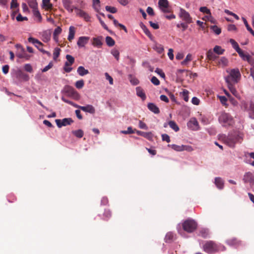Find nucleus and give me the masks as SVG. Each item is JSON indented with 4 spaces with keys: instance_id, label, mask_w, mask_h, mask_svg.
Returning a JSON list of instances; mask_svg holds the SVG:
<instances>
[{
    "instance_id": "nucleus-34",
    "label": "nucleus",
    "mask_w": 254,
    "mask_h": 254,
    "mask_svg": "<svg viewBox=\"0 0 254 254\" xmlns=\"http://www.w3.org/2000/svg\"><path fill=\"white\" fill-rule=\"evenodd\" d=\"M71 132L75 137L78 138H82L84 135V131L81 129L72 130Z\"/></svg>"
},
{
    "instance_id": "nucleus-24",
    "label": "nucleus",
    "mask_w": 254,
    "mask_h": 254,
    "mask_svg": "<svg viewBox=\"0 0 254 254\" xmlns=\"http://www.w3.org/2000/svg\"><path fill=\"white\" fill-rule=\"evenodd\" d=\"M215 184L219 190H222L224 188V181L220 177L215 178Z\"/></svg>"
},
{
    "instance_id": "nucleus-15",
    "label": "nucleus",
    "mask_w": 254,
    "mask_h": 254,
    "mask_svg": "<svg viewBox=\"0 0 254 254\" xmlns=\"http://www.w3.org/2000/svg\"><path fill=\"white\" fill-rule=\"evenodd\" d=\"M90 37L88 36L79 37L77 42V45L79 48H82L88 43Z\"/></svg>"
},
{
    "instance_id": "nucleus-12",
    "label": "nucleus",
    "mask_w": 254,
    "mask_h": 254,
    "mask_svg": "<svg viewBox=\"0 0 254 254\" xmlns=\"http://www.w3.org/2000/svg\"><path fill=\"white\" fill-rule=\"evenodd\" d=\"M62 2L64 8L69 13H72L73 9H78L77 7L72 5V2L71 0H62Z\"/></svg>"
},
{
    "instance_id": "nucleus-5",
    "label": "nucleus",
    "mask_w": 254,
    "mask_h": 254,
    "mask_svg": "<svg viewBox=\"0 0 254 254\" xmlns=\"http://www.w3.org/2000/svg\"><path fill=\"white\" fill-rule=\"evenodd\" d=\"M233 117L225 112H221L218 117V121L223 127H227L232 125Z\"/></svg>"
},
{
    "instance_id": "nucleus-30",
    "label": "nucleus",
    "mask_w": 254,
    "mask_h": 254,
    "mask_svg": "<svg viewBox=\"0 0 254 254\" xmlns=\"http://www.w3.org/2000/svg\"><path fill=\"white\" fill-rule=\"evenodd\" d=\"M92 7L95 11L99 12L100 8V0H92Z\"/></svg>"
},
{
    "instance_id": "nucleus-28",
    "label": "nucleus",
    "mask_w": 254,
    "mask_h": 254,
    "mask_svg": "<svg viewBox=\"0 0 254 254\" xmlns=\"http://www.w3.org/2000/svg\"><path fill=\"white\" fill-rule=\"evenodd\" d=\"M174 234L171 232L167 233L165 235L164 241L166 243H171L174 240Z\"/></svg>"
},
{
    "instance_id": "nucleus-47",
    "label": "nucleus",
    "mask_w": 254,
    "mask_h": 254,
    "mask_svg": "<svg viewBox=\"0 0 254 254\" xmlns=\"http://www.w3.org/2000/svg\"><path fill=\"white\" fill-rule=\"evenodd\" d=\"M61 49L59 48H55L53 53V59L56 60L60 55Z\"/></svg>"
},
{
    "instance_id": "nucleus-56",
    "label": "nucleus",
    "mask_w": 254,
    "mask_h": 254,
    "mask_svg": "<svg viewBox=\"0 0 254 254\" xmlns=\"http://www.w3.org/2000/svg\"><path fill=\"white\" fill-rule=\"evenodd\" d=\"M191 57H192L191 55L190 54H188L187 55L185 60L184 61H183L182 62H181V64L182 65L187 64L188 62L191 61Z\"/></svg>"
},
{
    "instance_id": "nucleus-37",
    "label": "nucleus",
    "mask_w": 254,
    "mask_h": 254,
    "mask_svg": "<svg viewBox=\"0 0 254 254\" xmlns=\"http://www.w3.org/2000/svg\"><path fill=\"white\" fill-rule=\"evenodd\" d=\"M213 51L215 54L218 55H222L225 52L224 49H222L221 46L218 45L214 47Z\"/></svg>"
},
{
    "instance_id": "nucleus-64",
    "label": "nucleus",
    "mask_w": 254,
    "mask_h": 254,
    "mask_svg": "<svg viewBox=\"0 0 254 254\" xmlns=\"http://www.w3.org/2000/svg\"><path fill=\"white\" fill-rule=\"evenodd\" d=\"M157 53L159 54H161L164 51V48L162 45H158L155 46V48H154Z\"/></svg>"
},
{
    "instance_id": "nucleus-63",
    "label": "nucleus",
    "mask_w": 254,
    "mask_h": 254,
    "mask_svg": "<svg viewBox=\"0 0 254 254\" xmlns=\"http://www.w3.org/2000/svg\"><path fill=\"white\" fill-rule=\"evenodd\" d=\"M220 102L221 104L223 105H227V98L224 96H218Z\"/></svg>"
},
{
    "instance_id": "nucleus-39",
    "label": "nucleus",
    "mask_w": 254,
    "mask_h": 254,
    "mask_svg": "<svg viewBox=\"0 0 254 254\" xmlns=\"http://www.w3.org/2000/svg\"><path fill=\"white\" fill-rule=\"evenodd\" d=\"M243 21L244 22V23L248 31L250 32V33L254 37V31L253 30V29L250 27L249 24L248 23V21L247 19L243 17H242Z\"/></svg>"
},
{
    "instance_id": "nucleus-13",
    "label": "nucleus",
    "mask_w": 254,
    "mask_h": 254,
    "mask_svg": "<svg viewBox=\"0 0 254 254\" xmlns=\"http://www.w3.org/2000/svg\"><path fill=\"white\" fill-rule=\"evenodd\" d=\"M76 11V14L83 18L85 21L90 22L91 21V16L86 12L78 8Z\"/></svg>"
},
{
    "instance_id": "nucleus-45",
    "label": "nucleus",
    "mask_w": 254,
    "mask_h": 254,
    "mask_svg": "<svg viewBox=\"0 0 254 254\" xmlns=\"http://www.w3.org/2000/svg\"><path fill=\"white\" fill-rule=\"evenodd\" d=\"M145 35L150 39L151 41H154V37L153 36L149 29L146 27L143 30Z\"/></svg>"
},
{
    "instance_id": "nucleus-44",
    "label": "nucleus",
    "mask_w": 254,
    "mask_h": 254,
    "mask_svg": "<svg viewBox=\"0 0 254 254\" xmlns=\"http://www.w3.org/2000/svg\"><path fill=\"white\" fill-rule=\"evenodd\" d=\"M33 15L35 17L38 18L39 22H41L42 21V16L40 14L38 8L35 9L34 10H32Z\"/></svg>"
},
{
    "instance_id": "nucleus-2",
    "label": "nucleus",
    "mask_w": 254,
    "mask_h": 254,
    "mask_svg": "<svg viewBox=\"0 0 254 254\" xmlns=\"http://www.w3.org/2000/svg\"><path fill=\"white\" fill-rule=\"evenodd\" d=\"M225 143L230 147L234 148L237 143H241L243 138L237 132L232 131L229 132L227 135L224 137Z\"/></svg>"
},
{
    "instance_id": "nucleus-57",
    "label": "nucleus",
    "mask_w": 254,
    "mask_h": 254,
    "mask_svg": "<svg viewBox=\"0 0 254 254\" xmlns=\"http://www.w3.org/2000/svg\"><path fill=\"white\" fill-rule=\"evenodd\" d=\"M24 69L26 71L28 72L29 73H31L33 72V68L30 64H26L24 65Z\"/></svg>"
},
{
    "instance_id": "nucleus-51",
    "label": "nucleus",
    "mask_w": 254,
    "mask_h": 254,
    "mask_svg": "<svg viewBox=\"0 0 254 254\" xmlns=\"http://www.w3.org/2000/svg\"><path fill=\"white\" fill-rule=\"evenodd\" d=\"M199 11L202 13H206L207 14H209L210 17H211V12L210 9H209L206 6H202L199 8Z\"/></svg>"
},
{
    "instance_id": "nucleus-3",
    "label": "nucleus",
    "mask_w": 254,
    "mask_h": 254,
    "mask_svg": "<svg viewBox=\"0 0 254 254\" xmlns=\"http://www.w3.org/2000/svg\"><path fill=\"white\" fill-rule=\"evenodd\" d=\"M11 77L14 80V83L18 85L21 81H28L29 80V76L24 73L21 69H13L11 73Z\"/></svg>"
},
{
    "instance_id": "nucleus-43",
    "label": "nucleus",
    "mask_w": 254,
    "mask_h": 254,
    "mask_svg": "<svg viewBox=\"0 0 254 254\" xmlns=\"http://www.w3.org/2000/svg\"><path fill=\"white\" fill-rule=\"evenodd\" d=\"M210 29L213 31L217 35H219L221 33V28H219L217 25H212L210 26Z\"/></svg>"
},
{
    "instance_id": "nucleus-46",
    "label": "nucleus",
    "mask_w": 254,
    "mask_h": 254,
    "mask_svg": "<svg viewBox=\"0 0 254 254\" xmlns=\"http://www.w3.org/2000/svg\"><path fill=\"white\" fill-rule=\"evenodd\" d=\"M189 92L186 89H184L183 91V92L182 93H181V94H182V98L186 102H188L189 101Z\"/></svg>"
},
{
    "instance_id": "nucleus-9",
    "label": "nucleus",
    "mask_w": 254,
    "mask_h": 254,
    "mask_svg": "<svg viewBox=\"0 0 254 254\" xmlns=\"http://www.w3.org/2000/svg\"><path fill=\"white\" fill-rule=\"evenodd\" d=\"M230 79L234 82V83L238 82L241 77V73L238 68H233L231 70L230 72Z\"/></svg>"
},
{
    "instance_id": "nucleus-29",
    "label": "nucleus",
    "mask_w": 254,
    "mask_h": 254,
    "mask_svg": "<svg viewBox=\"0 0 254 254\" xmlns=\"http://www.w3.org/2000/svg\"><path fill=\"white\" fill-rule=\"evenodd\" d=\"M77 72L80 76H83L89 73V71L88 69H85L84 66H79L77 68Z\"/></svg>"
},
{
    "instance_id": "nucleus-19",
    "label": "nucleus",
    "mask_w": 254,
    "mask_h": 254,
    "mask_svg": "<svg viewBox=\"0 0 254 254\" xmlns=\"http://www.w3.org/2000/svg\"><path fill=\"white\" fill-rule=\"evenodd\" d=\"M147 107L149 110L153 113L154 114H158L160 112L159 108L154 103H148L147 104Z\"/></svg>"
},
{
    "instance_id": "nucleus-17",
    "label": "nucleus",
    "mask_w": 254,
    "mask_h": 254,
    "mask_svg": "<svg viewBox=\"0 0 254 254\" xmlns=\"http://www.w3.org/2000/svg\"><path fill=\"white\" fill-rule=\"evenodd\" d=\"M226 243L231 247L237 248L240 245V241H238L236 238L228 239L226 241Z\"/></svg>"
},
{
    "instance_id": "nucleus-41",
    "label": "nucleus",
    "mask_w": 254,
    "mask_h": 254,
    "mask_svg": "<svg viewBox=\"0 0 254 254\" xmlns=\"http://www.w3.org/2000/svg\"><path fill=\"white\" fill-rule=\"evenodd\" d=\"M63 126L65 127L68 125H70L72 123H73V120L71 118H64L62 120Z\"/></svg>"
},
{
    "instance_id": "nucleus-1",
    "label": "nucleus",
    "mask_w": 254,
    "mask_h": 254,
    "mask_svg": "<svg viewBox=\"0 0 254 254\" xmlns=\"http://www.w3.org/2000/svg\"><path fill=\"white\" fill-rule=\"evenodd\" d=\"M203 251L208 254H213L217 252L225 251L226 247L220 243L213 241H208L202 245Z\"/></svg>"
},
{
    "instance_id": "nucleus-61",
    "label": "nucleus",
    "mask_w": 254,
    "mask_h": 254,
    "mask_svg": "<svg viewBox=\"0 0 254 254\" xmlns=\"http://www.w3.org/2000/svg\"><path fill=\"white\" fill-rule=\"evenodd\" d=\"M219 63L224 66H226L228 64V60L225 57H222Z\"/></svg>"
},
{
    "instance_id": "nucleus-36",
    "label": "nucleus",
    "mask_w": 254,
    "mask_h": 254,
    "mask_svg": "<svg viewBox=\"0 0 254 254\" xmlns=\"http://www.w3.org/2000/svg\"><path fill=\"white\" fill-rule=\"evenodd\" d=\"M103 216L104 220H108L112 216L111 211L109 209H105Z\"/></svg>"
},
{
    "instance_id": "nucleus-55",
    "label": "nucleus",
    "mask_w": 254,
    "mask_h": 254,
    "mask_svg": "<svg viewBox=\"0 0 254 254\" xmlns=\"http://www.w3.org/2000/svg\"><path fill=\"white\" fill-rule=\"evenodd\" d=\"M155 72L157 73L161 78L163 79L165 78V74L163 71L162 69L157 67L156 68Z\"/></svg>"
},
{
    "instance_id": "nucleus-38",
    "label": "nucleus",
    "mask_w": 254,
    "mask_h": 254,
    "mask_svg": "<svg viewBox=\"0 0 254 254\" xmlns=\"http://www.w3.org/2000/svg\"><path fill=\"white\" fill-rule=\"evenodd\" d=\"M168 125L170 127L173 129L175 131H178L180 129L179 127L176 124V123L174 121H170L168 122Z\"/></svg>"
},
{
    "instance_id": "nucleus-11",
    "label": "nucleus",
    "mask_w": 254,
    "mask_h": 254,
    "mask_svg": "<svg viewBox=\"0 0 254 254\" xmlns=\"http://www.w3.org/2000/svg\"><path fill=\"white\" fill-rule=\"evenodd\" d=\"M158 6L160 10L163 13H170L169 3L168 0H159Z\"/></svg>"
},
{
    "instance_id": "nucleus-14",
    "label": "nucleus",
    "mask_w": 254,
    "mask_h": 254,
    "mask_svg": "<svg viewBox=\"0 0 254 254\" xmlns=\"http://www.w3.org/2000/svg\"><path fill=\"white\" fill-rule=\"evenodd\" d=\"M103 44V37L102 36L93 38L92 45L94 47L97 48H101Z\"/></svg>"
},
{
    "instance_id": "nucleus-18",
    "label": "nucleus",
    "mask_w": 254,
    "mask_h": 254,
    "mask_svg": "<svg viewBox=\"0 0 254 254\" xmlns=\"http://www.w3.org/2000/svg\"><path fill=\"white\" fill-rule=\"evenodd\" d=\"M245 110L248 111L249 117L251 119H254V103L251 101L249 109H247V104L245 103Z\"/></svg>"
},
{
    "instance_id": "nucleus-23",
    "label": "nucleus",
    "mask_w": 254,
    "mask_h": 254,
    "mask_svg": "<svg viewBox=\"0 0 254 254\" xmlns=\"http://www.w3.org/2000/svg\"><path fill=\"white\" fill-rule=\"evenodd\" d=\"M81 110L84 112L89 113L91 114H94L95 113V108L92 105L90 104L81 107Z\"/></svg>"
},
{
    "instance_id": "nucleus-58",
    "label": "nucleus",
    "mask_w": 254,
    "mask_h": 254,
    "mask_svg": "<svg viewBox=\"0 0 254 254\" xmlns=\"http://www.w3.org/2000/svg\"><path fill=\"white\" fill-rule=\"evenodd\" d=\"M224 12L227 14L228 15L233 16L236 19L239 20V17L236 14L233 13V12L230 11L228 9H225Z\"/></svg>"
},
{
    "instance_id": "nucleus-35",
    "label": "nucleus",
    "mask_w": 254,
    "mask_h": 254,
    "mask_svg": "<svg viewBox=\"0 0 254 254\" xmlns=\"http://www.w3.org/2000/svg\"><path fill=\"white\" fill-rule=\"evenodd\" d=\"M105 41L108 46L111 47L115 45V40L110 36H107L105 38Z\"/></svg>"
},
{
    "instance_id": "nucleus-10",
    "label": "nucleus",
    "mask_w": 254,
    "mask_h": 254,
    "mask_svg": "<svg viewBox=\"0 0 254 254\" xmlns=\"http://www.w3.org/2000/svg\"><path fill=\"white\" fill-rule=\"evenodd\" d=\"M225 80L226 83H227V86L232 93V94L234 95L237 98H239V95L234 85L230 81V76H227L225 77Z\"/></svg>"
},
{
    "instance_id": "nucleus-26",
    "label": "nucleus",
    "mask_w": 254,
    "mask_h": 254,
    "mask_svg": "<svg viewBox=\"0 0 254 254\" xmlns=\"http://www.w3.org/2000/svg\"><path fill=\"white\" fill-rule=\"evenodd\" d=\"M206 56L209 60L211 61H215L218 58V56L216 55L215 53L211 49L207 51Z\"/></svg>"
},
{
    "instance_id": "nucleus-53",
    "label": "nucleus",
    "mask_w": 254,
    "mask_h": 254,
    "mask_svg": "<svg viewBox=\"0 0 254 254\" xmlns=\"http://www.w3.org/2000/svg\"><path fill=\"white\" fill-rule=\"evenodd\" d=\"M84 85V82L83 79L77 81L75 83V86L77 89H81Z\"/></svg>"
},
{
    "instance_id": "nucleus-60",
    "label": "nucleus",
    "mask_w": 254,
    "mask_h": 254,
    "mask_svg": "<svg viewBox=\"0 0 254 254\" xmlns=\"http://www.w3.org/2000/svg\"><path fill=\"white\" fill-rule=\"evenodd\" d=\"M162 141H166L167 143H169L171 141L170 137L167 134L164 133L161 135Z\"/></svg>"
},
{
    "instance_id": "nucleus-16",
    "label": "nucleus",
    "mask_w": 254,
    "mask_h": 254,
    "mask_svg": "<svg viewBox=\"0 0 254 254\" xmlns=\"http://www.w3.org/2000/svg\"><path fill=\"white\" fill-rule=\"evenodd\" d=\"M136 133L137 135L141 136L149 141H152L153 138V134L152 132H144L141 130H136Z\"/></svg>"
},
{
    "instance_id": "nucleus-27",
    "label": "nucleus",
    "mask_w": 254,
    "mask_h": 254,
    "mask_svg": "<svg viewBox=\"0 0 254 254\" xmlns=\"http://www.w3.org/2000/svg\"><path fill=\"white\" fill-rule=\"evenodd\" d=\"M188 126L190 128H193L194 127L196 128V129H198V123L197 121V120L195 118H193L191 120H190L188 123Z\"/></svg>"
},
{
    "instance_id": "nucleus-6",
    "label": "nucleus",
    "mask_w": 254,
    "mask_h": 254,
    "mask_svg": "<svg viewBox=\"0 0 254 254\" xmlns=\"http://www.w3.org/2000/svg\"><path fill=\"white\" fill-rule=\"evenodd\" d=\"M63 94H66L67 96L71 97L75 100H78L80 98V95L73 87L69 85H65L61 90Z\"/></svg>"
},
{
    "instance_id": "nucleus-7",
    "label": "nucleus",
    "mask_w": 254,
    "mask_h": 254,
    "mask_svg": "<svg viewBox=\"0 0 254 254\" xmlns=\"http://www.w3.org/2000/svg\"><path fill=\"white\" fill-rule=\"evenodd\" d=\"M15 48L18 50L20 49L21 53L16 54V56L19 59H25L29 60L31 58V56L27 54L22 46L20 44H16L15 46Z\"/></svg>"
},
{
    "instance_id": "nucleus-48",
    "label": "nucleus",
    "mask_w": 254,
    "mask_h": 254,
    "mask_svg": "<svg viewBox=\"0 0 254 254\" xmlns=\"http://www.w3.org/2000/svg\"><path fill=\"white\" fill-rule=\"evenodd\" d=\"M106 11L110 12L111 13H115L117 12V9L115 7L107 5L105 6Z\"/></svg>"
},
{
    "instance_id": "nucleus-22",
    "label": "nucleus",
    "mask_w": 254,
    "mask_h": 254,
    "mask_svg": "<svg viewBox=\"0 0 254 254\" xmlns=\"http://www.w3.org/2000/svg\"><path fill=\"white\" fill-rule=\"evenodd\" d=\"M243 180L245 183H250L251 185H253L254 182V179L253 177L252 174L250 172L246 173Z\"/></svg>"
},
{
    "instance_id": "nucleus-33",
    "label": "nucleus",
    "mask_w": 254,
    "mask_h": 254,
    "mask_svg": "<svg viewBox=\"0 0 254 254\" xmlns=\"http://www.w3.org/2000/svg\"><path fill=\"white\" fill-rule=\"evenodd\" d=\"M168 146L169 147H171L172 149L174 150L177 151V152H182L183 151V144L181 145H177L175 144H168Z\"/></svg>"
},
{
    "instance_id": "nucleus-40",
    "label": "nucleus",
    "mask_w": 254,
    "mask_h": 254,
    "mask_svg": "<svg viewBox=\"0 0 254 254\" xmlns=\"http://www.w3.org/2000/svg\"><path fill=\"white\" fill-rule=\"evenodd\" d=\"M191 23H187V22H181L180 23H178L176 25L177 28H180L181 27L182 28V31H186L188 28V25L190 24Z\"/></svg>"
},
{
    "instance_id": "nucleus-49",
    "label": "nucleus",
    "mask_w": 254,
    "mask_h": 254,
    "mask_svg": "<svg viewBox=\"0 0 254 254\" xmlns=\"http://www.w3.org/2000/svg\"><path fill=\"white\" fill-rule=\"evenodd\" d=\"M100 205L103 206H109V199L107 196H103L101 200Z\"/></svg>"
},
{
    "instance_id": "nucleus-20",
    "label": "nucleus",
    "mask_w": 254,
    "mask_h": 254,
    "mask_svg": "<svg viewBox=\"0 0 254 254\" xmlns=\"http://www.w3.org/2000/svg\"><path fill=\"white\" fill-rule=\"evenodd\" d=\"M42 40L45 43H48L51 40V32L50 30H44L42 33Z\"/></svg>"
},
{
    "instance_id": "nucleus-32",
    "label": "nucleus",
    "mask_w": 254,
    "mask_h": 254,
    "mask_svg": "<svg viewBox=\"0 0 254 254\" xmlns=\"http://www.w3.org/2000/svg\"><path fill=\"white\" fill-rule=\"evenodd\" d=\"M28 41L29 42L31 43L32 44L34 45L35 46V45H39L41 46H44L42 42H41L39 40L32 37H29L28 39Z\"/></svg>"
},
{
    "instance_id": "nucleus-59",
    "label": "nucleus",
    "mask_w": 254,
    "mask_h": 254,
    "mask_svg": "<svg viewBox=\"0 0 254 254\" xmlns=\"http://www.w3.org/2000/svg\"><path fill=\"white\" fill-rule=\"evenodd\" d=\"M150 81L152 83H153L154 85L157 86L160 84V82L159 80L156 76H152L150 79Z\"/></svg>"
},
{
    "instance_id": "nucleus-25",
    "label": "nucleus",
    "mask_w": 254,
    "mask_h": 254,
    "mask_svg": "<svg viewBox=\"0 0 254 254\" xmlns=\"http://www.w3.org/2000/svg\"><path fill=\"white\" fill-rule=\"evenodd\" d=\"M198 235L203 238H207L209 237V230L207 228H202L199 230Z\"/></svg>"
},
{
    "instance_id": "nucleus-54",
    "label": "nucleus",
    "mask_w": 254,
    "mask_h": 254,
    "mask_svg": "<svg viewBox=\"0 0 254 254\" xmlns=\"http://www.w3.org/2000/svg\"><path fill=\"white\" fill-rule=\"evenodd\" d=\"M7 199L9 202L12 203L16 200V197L14 194L10 193L7 195Z\"/></svg>"
},
{
    "instance_id": "nucleus-4",
    "label": "nucleus",
    "mask_w": 254,
    "mask_h": 254,
    "mask_svg": "<svg viewBox=\"0 0 254 254\" xmlns=\"http://www.w3.org/2000/svg\"><path fill=\"white\" fill-rule=\"evenodd\" d=\"M197 223L193 219L188 218L182 223L183 230L189 233L193 232L197 228Z\"/></svg>"
},
{
    "instance_id": "nucleus-62",
    "label": "nucleus",
    "mask_w": 254,
    "mask_h": 254,
    "mask_svg": "<svg viewBox=\"0 0 254 254\" xmlns=\"http://www.w3.org/2000/svg\"><path fill=\"white\" fill-rule=\"evenodd\" d=\"M16 19L18 22H21L24 20H27L28 18L26 16H22L20 13H19L16 16Z\"/></svg>"
},
{
    "instance_id": "nucleus-52",
    "label": "nucleus",
    "mask_w": 254,
    "mask_h": 254,
    "mask_svg": "<svg viewBox=\"0 0 254 254\" xmlns=\"http://www.w3.org/2000/svg\"><path fill=\"white\" fill-rule=\"evenodd\" d=\"M111 53L117 60H119L120 58V52L118 50L115 49H112Z\"/></svg>"
},
{
    "instance_id": "nucleus-42",
    "label": "nucleus",
    "mask_w": 254,
    "mask_h": 254,
    "mask_svg": "<svg viewBox=\"0 0 254 254\" xmlns=\"http://www.w3.org/2000/svg\"><path fill=\"white\" fill-rule=\"evenodd\" d=\"M28 3L29 6L32 8L33 10L38 8V3L36 0H30L28 1Z\"/></svg>"
},
{
    "instance_id": "nucleus-50",
    "label": "nucleus",
    "mask_w": 254,
    "mask_h": 254,
    "mask_svg": "<svg viewBox=\"0 0 254 254\" xmlns=\"http://www.w3.org/2000/svg\"><path fill=\"white\" fill-rule=\"evenodd\" d=\"M230 42L232 44L233 48L237 51L240 49L238 44L233 39H230Z\"/></svg>"
},
{
    "instance_id": "nucleus-8",
    "label": "nucleus",
    "mask_w": 254,
    "mask_h": 254,
    "mask_svg": "<svg viewBox=\"0 0 254 254\" xmlns=\"http://www.w3.org/2000/svg\"><path fill=\"white\" fill-rule=\"evenodd\" d=\"M179 16L183 21L187 22V23L192 22V18L191 17L190 13L182 8H180V9Z\"/></svg>"
},
{
    "instance_id": "nucleus-21",
    "label": "nucleus",
    "mask_w": 254,
    "mask_h": 254,
    "mask_svg": "<svg viewBox=\"0 0 254 254\" xmlns=\"http://www.w3.org/2000/svg\"><path fill=\"white\" fill-rule=\"evenodd\" d=\"M135 90L136 95L139 97L142 101H144L146 98V96L143 89L140 86H137L135 88Z\"/></svg>"
},
{
    "instance_id": "nucleus-31",
    "label": "nucleus",
    "mask_w": 254,
    "mask_h": 254,
    "mask_svg": "<svg viewBox=\"0 0 254 254\" xmlns=\"http://www.w3.org/2000/svg\"><path fill=\"white\" fill-rule=\"evenodd\" d=\"M61 99L64 102L67 103L75 108H77L80 109L81 110V108L82 107L81 106H79V105H77V104L74 103L73 102H72L70 100H69L68 99H66L64 96L62 97Z\"/></svg>"
}]
</instances>
